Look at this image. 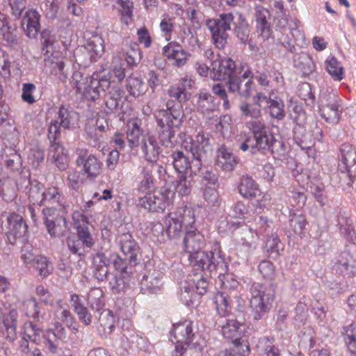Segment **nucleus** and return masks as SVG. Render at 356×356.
<instances>
[{
    "label": "nucleus",
    "mask_w": 356,
    "mask_h": 356,
    "mask_svg": "<svg viewBox=\"0 0 356 356\" xmlns=\"http://www.w3.org/2000/svg\"><path fill=\"white\" fill-rule=\"evenodd\" d=\"M209 144L208 135L198 133L194 137H186L182 142L186 154L177 151L172 154L173 166L179 173L175 184L179 195L187 196L191 193L193 176L200 171L202 165L201 158Z\"/></svg>",
    "instance_id": "nucleus-1"
},
{
    "label": "nucleus",
    "mask_w": 356,
    "mask_h": 356,
    "mask_svg": "<svg viewBox=\"0 0 356 356\" xmlns=\"http://www.w3.org/2000/svg\"><path fill=\"white\" fill-rule=\"evenodd\" d=\"M72 85L84 98L92 101L104 95L106 107L111 111L116 109L122 98L120 86L111 81V74L106 72H97L90 77H84L80 72L72 74Z\"/></svg>",
    "instance_id": "nucleus-2"
},
{
    "label": "nucleus",
    "mask_w": 356,
    "mask_h": 356,
    "mask_svg": "<svg viewBox=\"0 0 356 356\" xmlns=\"http://www.w3.org/2000/svg\"><path fill=\"white\" fill-rule=\"evenodd\" d=\"M195 222V209L187 205L178 207L164 218L166 233L170 238L178 236L185 227L184 248L188 254L201 250L204 244V236L193 226Z\"/></svg>",
    "instance_id": "nucleus-3"
},
{
    "label": "nucleus",
    "mask_w": 356,
    "mask_h": 356,
    "mask_svg": "<svg viewBox=\"0 0 356 356\" xmlns=\"http://www.w3.org/2000/svg\"><path fill=\"white\" fill-rule=\"evenodd\" d=\"M155 118L160 143L166 147H172L178 129V124L176 123L178 122L179 124L181 122L180 113L170 108L168 102L167 109L158 111Z\"/></svg>",
    "instance_id": "nucleus-4"
},
{
    "label": "nucleus",
    "mask_w": 356,
    "mask_h": 356,
    "mask_svg": "<svg viewBox=\"0 0 356 356\" xmlns=\"http://www.w3.org/2000/svg\"><path fill=\"white\" fill-rule=\"evenodd\" d=\"M206 26L209 31L213 44L218 49H224L227 43V31L234 30L238 26V19H235L232 13H222L218 18L206 20Z\"/></svg>",
    "instance_id": "nucleus-5"
},
{
    "label": "nucleus",
    "mask_w": 356,
    "mask_h": 356,
    "mask_svg": "<svg viewBox=\"0 0 356 356\" xmlns=\"http://www.w3.org/2000/svg\"><path fill=\"white\" fill-rule=\"evenodd\" d=\"M250 301L252 316L254 320L261 319L270 309L275 298V290L270 285L254 283L250 287Z\"/></svg>",
    "instance_id": "nucleus-6"
},
{
    "label": "nucleus",
    "mask_w": 356,
    "mask_h": 356,
    "mask_svg": "<svg viewBox=\"0 0 356 356\" xmlns=\"http://www.w3.org/2000/svg\"><path fill=\"white\" fill-rule=\"evenodd\" d=\"M318 112L328 123L336 124L339 122L342 113L341 99L337 91L328 87L321 90Z\"/></svg>",
    "instance_id": "nucleus-7"
},
{
    "label": "nucleus",
    "mask_w": 356,
    "mask_h": 356,
    "mask_svg": "<svg viewBox=\"0 0 356 356\" xmlns=\"http://www.w3.org/2000/svg\"><path fill=\"white\" fill-rule=\"evenodd\" d=\"M209 284L200 274L189 275L180 285L179 300L187 306H193L198 302L201 296L206 293Z\"/></svg>",
    "instance_id": "nucleus-8"
},
{
    "label": "nucleus",
    "mask_w": 356,
    "mask_h": 356,
    "mask_svg": "<svg viewBox=\"0 0 356 356\" xmlns=\"http://www.w3.org/2000/svg\"><path fill=\"white\" fill-rule=\"evenodd\" d=\"M76 165L81 170L82 175L90 181H95L102 174L103 163L97 156L83 148L76 151Z\"/></svg>",
    "instance_id": "nucleus-9"
},
{
    "label": "nucleus",
    "mask_w": 356,
    "mask_h": 356,
    "mask_svg": "<svg viewBox=\"0 0 356 356\" xmlns=\"http://www.w3.org/2000/svg\"><path fill=\"white\" fill-rule=\"evenodd\" d=\"M238 256L248 259L257 248L258 232L254 231L252 225L248 224L241 227L235 234Z\"/></svg>",
    "instance_id": "nucleus-10"
},
{
    "label": "nucleus",
    "mask_w": 356,
    "mask_h": 356,
    "mask_svg": "<svg viewBox=\"0 0 356 356\" xmlns=\"http://www.w3.org/2000/svg\"><path fill=\"white\" fill-rule=\"evenodd\" d=\"M87 301L90 309L99 315L101 325L111 332L114 327V317L109 310H104L103 291L97 287L91 289L88 294Z\"/></svg>",
    "instance_id": "nucleus-11"
},
{
    "label": "nucleus",
    "mask_w": 356,
    "mask_h": 356,
    "mask_svg": "<svg viewBox=\"0 0 356 356\" xmlns=\"http://www.w3.org/2000/svg\"><path fill=\"white\" fill-rule=\"evenodd\" d=\"M210 78L216 81L228 79L229 85L231 81L237 78V74H240L236 69L234 61L229 58H218L211 63Z\"/></svg>",
    "instance_id": "nucleus-12"
},
{
    "label": "nucleus",
    "mask_w": 356,
    "mask_h": 356,
    "mask_svg": "<svg viewBox=\"0 0 356 356\" xmlns=\"http://www.w3.org/2000/svg\"><path fill=\"white\" fill-rule=\"evenodd\" d=\"M190 264L202 270L210 272L217 270L220 267L222 268L224 261L220 255L214 256L213 252H204L199 250L188 254Z\"/></svg>",
    "instance_id": "nucleus-13"
},
{
    "label": "nucleus",
    "mask_w": 356,
    "mask_h": 356,
    "mask_svg": "<svg viewBox=\"0 0 356 356\" xmlns=\"http://www.w3.org/2000/svg\"><path fill=\"white\" fill-rule=\"evenodd\" d=\"M19 314L17 309H10L3 311L0 308V333L5 336L7 341L13 342L17 337V322Z\"/></svg>",
    "instance_id": "nucleus-14"
},
{
    "label": "nucleus",
    "mask_w": 356,
    "mask_h": 356,
    "mask_svg": "<svg viewBox=\"0 0 356 356\" xmlns=\"http://www.w3.org/2000/svg\"><path fill=\"white\" fill-rule=\"evenodd\" d=\"M340 152L339 169L353 180L356 178V150L351 145L343 143L341 145Z\"/></svg>",
    "instance_id": "nucleus-15"
},
{
    "label": "nucleus",
    "mask_w": 356,
    "mask_h": 356,
    "mask_svg": "<svg viewBox=\"0 0 356 356\" xmlns=\"http://www.w3.org/2000/svg\"><path fill=\"white\" fill-rule=\"evenodd\" d=\"M7 237L10 243L14 244L17 240H24L28 233V226L22 217L12 213L7 218Z\"/></svg>",
    "instance_id": "nucleus-16"
},
{
    "label": "nucleus",
    "mask_w": 356,
    "mask_h": 356,
    "mask_svg": "<svg viewBox=\"0 0 356 356\" xmlns=\"http://www.w3.org/2000/svg\"><path fill=\"white\" fill-rule=\"evenodd\" d=\"M163 54L177 67L184 66L191 56L177 42H170L165 45L163 48Z\"/></svg>",
    "instance_id": "nucleus-17"
},
{
    "label": "nucleus",
    "mask_w": 356,
    "mask_h": 356,
    "mask_svg": "<svg viewBox=\"0 0 356 356\" xmlns=\"http://www.w3.org/2000/svg\"><path fill=\"white\" fill-rule=\"evenodd\" d=\"M121 251L129 260L130 263L136 264L140 261V248L131 234L123 233L119 234L116 238Z\"/></svg>",
    "instance_id": "nucleus-18"
},
{
    "label": "nucleus",
    "mask_w": 356,
    "mask_h": 356,
    "mask_svg": "<svg viewBox=\"0 0 356 356\" xmlns=\"http://www.w3.org/2000/svg\"><path fill=\"white\" fill-rule=\"evenodd\" d=\"M44 344L50 353L56 354L58 349V341L66 338V332L58 322L54 324V327L47 329L43 333Z\"/></svg>",
    "instance_id": "nucleus-19"
},
{
    "label": "nucleus",
    "mask_w": 356,
    "mask_h": 356,
    "mask_svg": "<svg viewBox=\"0 0 356 356\" xmlns=\"http://www.w3.org/2000/svg\"><path fill=\"white\" fill-rule=\"evenodd\" d=\"M140 149L145 159L149 163H156L161 152L155 135L147 133L145 134L140 143Z\"/></svg>",
    "instance_id": "nucleus-20"
},
{
    "label": "nucleus",
    "mask_w": 356,
    "mask_h": 356,
    "mask_svg": "<svg viewBox=\"0 0 356 356\" xmlns=\"http://www.w3.org/2000/svg\"><path fill=\"white\" fill-rule=\"evenodd\" d=\"M238 163V159L230 149L224 145L218 149L215 161V166L218 169L230 172L235 170Z\"/></svg>",
    "instance_id": "nucleus-21"
},
{
    "label": "nucleus",
    "mask_w": 356,
    "mask_h": 356,
    "mask_svg": "<svg viewBox=\"0 0 356 356\" xmlns=\"http://www.w3.org/2000/svg\"><path fill=\"white\" fill-rule=\"evenodd\" d=\"M195 81L193 79L186 76L181 78L177 84L171 86L168 90V94L179 103L186 102L191 97V93L188 90L191 89Z\"/></svg>",
    "instance_id": "nucleus-22"
},
{
    "label": "nucleus",
    "mask_w": 356,
    "mask_h": 356,
    "mask_svg": "<svg viewBox=\"0 0 356 356\" xmlns=\"http://www.w3.org/2000/svg\"><path fill=\"white\" fill-rule=\"evenodd\" d=\"M171 337L177 340V342L190 344L195 337L193 322L189 320H184L175 323L171 332Z\"/></svg>",
    "instance_id": "nucleus-23"
},
{
    "label": "nucleus",
    "mask_w": 356,
    "mask_h": 356,
    "mask_svg": "<svg viewBox=\"0 0 356 356\" xmlns=\"http://www.w3.org/2000/svg\"><path fill=\"white\" fill-rule=\"evenodd\" d=\"M40 15L39 13L31 9L25 13L22 18V26L27 37L35 38L40 30Z\"/></svg>",
    "instance_id": "nucleus-24"
},
{
    "label": "nucleus",
    "mask_w": 356,
    "mask_h": 356,
    "mask_svg": "<svg viewBox=\"0 0 356 356\" xmlns=\"http://www.w3.org/2000/svg\"><path fill=\"white\" fill-rule=\"evenodd\" d=\"M162 274L159 270H154L145 274L140 281V289L144 293H156L161 291L162 286Z\"/></svg>",
    "instance_id": "nucleus-25"
},
{
    "label": "nucleus",
    "mask_w": 356,
    "mask_h": 356,
    "mask_svg": "<svg viewBox=\"0 0 356 356\" xmlns=\"http://www.w3.org/2000/svg\"><path fill=\"white\" fill-rule=\"evenodd\" d=\"M140 121L138 119L130 120L127 123V140L131 149L140 147L141 139L145 134L140 128Z\"/></svg>",
    "instance_id": "nucleus-26"
},
{
    "label": "nucleus",
    "mask_w": 356,
    "mask_h": 356,
    "mask_svg": "<svg viewBox=\"0 0 356 356\" xmlns=\"http://www.w3.org/2000/svg\"><path fill=\"white\" fill-rule=\"evenodd\" d=\"M49 156L60 170H65L68 164L69 158L67 150L59 143H53L49 150Z\"/></svg>",
    "instance_id": "nucleus-27"
},
{
    "label": "nucleus",
    "mask_w": 356,
    "mask_h": 356,
    "mask_svg": "<svg viewBox=\"0 0 356 356\" xmlns=\"http://www.w3.org/2000/svg\"><path fill=\"white\" fill-rule=\"evenodd\" d=\"M46 204H58L62 207L64 213L67 212V206L65 204L63 195L57 186H50L45 188H44L42 205Z\"/></svg>",
    "instance_id": "nucleus-28"
},
{
    "label": "nucleus",
    "mask_w": 356,
    "mask_h": 356,
    "mask_svg": "<svg viewBox=\"0 0 356 356\" xmlns=\"http://www.w3.org/2000/svg\"><path fill=\"white\" fill-rule=\"evenodd\" d=\"M238 193L244 197L256 198L261 195L257 183L249 176H243L238 186Z\"/></svg>",
    "instance_id": "nucleus-29"
},
{
    "label": "nucleus",
    "mask_w": 356,
    "mask_h": 356,
    "mask_svg": "<svg viewBox=\"0 0 356 356\" xmlns=\"http://www.w3.org/2000/svg\"><path fill=\"white\" fill-rule=\"evenodd\" d=\"M26 193L29 203L33 205H42L44 186L38 180H28Z\"/></svg>",
    "instance_id": "nucleus-30"
},
{
    "label": "nucleus",
    "mask_w": 356,
    "mask_h": 356,
    "mask_svg": "<svg viewBox=\"0 0 356 356\" xmlns=\"http://www.w3.org/2000/svg\"><path fill=\"white\" fill-rule=\"evenodd\" d=\"M268 10L262 6H257L255 8V21L257 31L264 38L270 36V24L268 22Z\"/></svg>",
    "instance_id": "nucleus-31"
},
{
    "label": "nucleus",
    "mask_w": 356,
    "mask_h": 356,
    "mask_svg": "<svg viewBox=\"0 0 356 356\" xmlns=\"http://www.w3.org/2000/svg\"><path fill=\"white\" fill-rule=\"evenodd\" d=\"M114 7L118 10L122 24L127 26L133 24L134 3L131 0H115Z\"/></svg>",
    "instance_id": "nucleus-32"
},
{
    "label": "nucleus",
    "mask_w": 356,
    "mask_h": 356,
    "mask_svg": "<svg viewBox=\"0 0 356 356\" xmlns=\"http://www.w3.org/2000/svg\"><path fill=\"white\" fill-rule=\"evenodd\" d=\"M58 53H52L51 58L47 60L49 63L51 73L58 76L60 81L65 82L67 79L64 57H58Z\"/></svg>",
    "instance_id": "nucleus-33"
},
{
    "label": "nucleus",
    "mask_w": 356,
    "mask_h": 356,
    "mask_svg": "<svg viewBox=\"0 0 356 356\" xmlns=\"http://www.w3.org/2000/svg\"><path fill=\"white\" fill-rule=\"evenodd\" d=\"M325 68L332 79L336 81H341L344 79L345 72L340 61L332 56H328L325 60Z\"/></svg>",
    "instance_id": "nucleus-34"
},
{
    "label": "nucleus",
    "mask_w": 356,
    "mask_h": 356,
    "mask_svg": "<svg viewBox=\"0 0 356 356\" xmlns=\"http://www.w3.org/2000/svg\"><path fill=\"white\" fill-rule=\"evenodd\" d=\"M138 205L149 211H163V203L160 201L158 195L152 193L145 194L144 196L139 197Z\"/></svg>",
    "instance_id": "nucleus-35"
},
{
    "label": "nucleus",
    "mask_w": 356,
    "mask_h": 356,
    "mask_svg": "<svg viewBox=\"0 0 356 356\" xmlns=\"http://www.w3.org/2000/svg\"><path fill=\"white\" fill-rule=\"evenodd\" d=\"M58 117L60 119L61 127L65 129L74 128L78 124V113L64 106L60 107L58 112Z\"/></svg>",
    "instance_id": "nucleus-36"
},
{
    "label": "nucleus",
    "mask_w": 356,
    "mask_h": 356,
    "mask_svg": "<svg viewBox=\"0 0 356 356\" xmlns=\"http://www.w3.org/2000/svg\"><path fill=\"white\" fill-rule=\"evenodd\" d=\"M86 49L91 60H97V59L102 57L104 53V40L101 36L93 35L88 40Z\"/></svg>",
    "instance_id": "nucleus-37"
},
{
    "label": "nucleus",
    "mask_w": 356,
    "mask_h": 356,
    "mask_svg": "<svg viewBox=\"0 0 356 356\" xmlns=\"http://www.w3.org/2000/svg\"><path fill=\"white\" fill-rule=\"evenodd\" d=\"M42 330L35 325L32 322H25L22 326L19 336L28 339L35 344H40L43 337Z\"/></svg>",
    "instance_id": "nucleus-38"
},
{
    "label": "nucleus",
    "mask_w": 356,
    "mask_h": 356,
    "mask_svg": "<svg viewBox=\"0 0 356 356\" xmlns=\"http://www.w3.org/2000/svg\"><path fill=\"white\" fill-rule=\"evenodd\" d=\"M16 196L15 184L13 180L9 177L0 179V199L9 202L13 201Z\"/></svg>",
    "instance_id": "nucleus-39"
},
{
    "label": "nucleus",
    "mask_w": 356,
    "mask_h": 356,
    "mask_svg": "<svg viewBox=\"0 0 356 356\" xmlns=\"http://www.w3.org/2000/svg\"><path fill=\"white\" fill-rule=\"evenodd\" d=\"M244 327L235 319H227L222 323L221 332L225 338L231 339L240 336Z\"/></svg>",
    "instance_id": "nucleus-40"
},
{
    "label": "nucleus",
    "mask_w": 356,
    "mask_h": 356,
    "mask_svg": "<svg viewBox=\"0 0 356 356\" xmlns=\"http://www.w3.org/2000/svg\"><path fill=\"white\" fill-rule=\"evenodd\" d=\"M197 110L204 115L214 111L216 104L213 96L207 92H200L196 102Z\"/></svg>",
    "instance_id": "nucleus-41"
},
{
    "label": "nucleus",
    "mask_w": 356,
    "mask_h": 356,
    "mask_svg": "<svg viewBox=\"0 0 356 356\" xmlns=\"http://www.w3.org/2000/svg\"><path fill=\"white\" fill-rule=\"evenodd\" d=\"M44 159V149L38 144L30 145L27 147V161L33 168L40 166Z\"/></svg>",
    "instance_id": "nucleus-42"
},
{
    "label": "nucleus",
    "mask_w": 356,
    "mask_h": 356,
    "mask_svg": "<svg viewBox=\"0 0 356 356\" xmlns=\"http://www.w3.org/2000/svg\"><path fill=\"white\" fill-rule=\"evenodd\" d=\"M126 89L131 96L136 98L145 94L146 86L140 78L129 76L126 80Z\"/></svg>",
    "instance_id": "nucleus-43"
},
{
    "label": "nucleus",
    "mask_w": 356,
    "mask_h": 356,
    "mask_svg": "<svg viewBox=\"0 0 356 356\" xmlns=\"http://www.w3.org/2000/svg\"><path fill=\"white\" fill-rule=\"evenodd\" d=\"M31 268H33L42 278L48 277L53 270V267L51 262L46 257L38 255L35 259V262L33 263Z\"/></svg>",
    "instance_id": "nucleus-44"
},
{
    "label": "nucleus",
    "mask_w": 356,
    "mask_h": 356,
    "mask_svg": "<svg viewBox=\"0 0 356 356\" xmlns=\"http://www.w3.org/2000/svg\"><path fill=\"white\" fill-rule=\"evenodd\" d=\"M271 118L280 120L285 116L284 105L282 100L277 96H273L271 103L268 106H264Z\"/></svg>",
    "instance_id": "nucleus-45"
},
{
    "label": "nucleus",
    "mask_w": 356,
    "mask_h": 356,
    "mask_svg": "<svg viewBox=\"0 0 356 356\" xmlns=\"http://www.w3.org/2000/svg\"><path fill=\"white\" fill-rule=\"evenodd\" d=\"M141 175L142 179L138 184V191L143 194L152 193L154 188L152 170L147 167H144Z\"/></svg>",
    "instance_id": "nucleus-46"
},
{
    "label": "nucleus",
    "mask_w": 356,
    "mask_h": 356,
    "mask_svg": "<svg viewBox=\"0 0 356 356\" xmlns=\"http://www.w3.org/2000/svg\"><path fill=\"white\" fill-rule=\"evenodd\" d=\"M213 300L217 312L220 316H225L230 312V298L225 291L218 292Z\"/></svg>",
    "instance_id": "nucleus-47"
},
{
    "label": "nucleus",
    "mask_w": 356,
    "mask_h": 356,
    "mask_svg": "<svg viewBox=\"0 0 356 356\" xmlns=\"http://www.w3.org/2000/svg\"><path fill=\"white\" fill-rule=\"evenodd\" d=\"M252 89V80L248 79L245 83L242 81H238L237 78L231 81L229 86V90L232 92H238L241 97H249Z\"/></svg>",
    "instance_id": "nucleus-48"
},
{
    "label": "nucleus",
    "mask_w": 356,
    "mask_h": 356,
    "mask_svg": "<svg viewBox=\"0 0 356 356\" xmlns=\"http://www.w3.org/2000/svg\"><path fill=\"white\" fill-rule=\"evenodd\" d=\"M51 212V209L50 208H46L43 209L42 213L44 218V224L46 225L47 230L51 236L59 237L63 235L64 229L60 225L56 224L53 218L48 217Z\"/></svg>",
    "instance_id": "nucleus-49"
},
{
    "label": "nucleus",
    "mask_w": 356,
    "mask_h": 356,
    "mask_svg": "<svg viewBox=\"0 0 356 356\" xmlns=\"http://www.w3.org/2000/svg\"><path fill=\"white\" fill-rule=\"evenodd\" d=\"M6 167L11 171H19L22 167L20 155L13 149H8L3 156Z\"/></svg>",
    "instance_id": "nucleus-50"
},
{
    "label": "nucleus",
    "mask_w": 356,
    "mask_h": 356,
    "mask_svg": "<svg viewBox=\"0 0 356 356\" xmlns=\"http://www.w3.org/2000/svg\"><path fill=\"white\" fill-rule=\"evenodd\" d=\"M239 109L241 115L245 118H250L254 120L259 118L261 115V111L259 106L252 102V104L243 102L239 105Z\"/></svg>",
    "instance_id": "nucleus-51"
},
{
    "label": "nucleus",
    "mask_w": 356,
    "mask_h": 356,
    "mask_svg": "<svg viewBox=\"0 0 356 356\" xmlns=\"http://www.w3.org/2000/svg\"><path fill=\"white\" fill-rule=\"evenodd\" d=\"M255 140L257 152L259 149L270 150L274 143L276 141L273 135L268 134V131L261 134L253 136Z\"/></svg>",
    "instance_id": "nucleus-52"
},
{
    "label": "nucleus",
    "mask_w": 356,
    "mask_h": 356,
    "mask_svg": "<svg viewBox=\"0 0 356 356\" xmlns=\"http://www.w3.org/2000/svg\"><path fill=\"white\" fill-rule=\"evenodd\" d=\"M236 143L238 148L244 152L249 151L252 154L257 152L254 138L248 134H241L239 138L237 139Z\"/></svg>",
    "instance_id": "nucleus-53"
},
{
    "label": "nucleus",
    "mask_w": 356,
    "mask_h": 356,
    "mask_svg": "<svg viewBox=\"0 0 356 356\" xmlns=\"http://www.w3.org/2000/svg\"><path fill=\"white\" fill-rule=\"evenodd\" d=\"M251 222L254 221V223L250 224L254 227V231L258 232L259 236H261L268 234L270 229L271 221H270L267 217L261 216L259 217H250Z\"/></svg>",
    "instance_id": "nucleus-54"
},
{
    "label": "nucleus",
    "mask_w": 356,
    "mask_h": 356,
    "mask_svg": "<svg viewBox=\"0 0 356 356\" xmlns=\"http://www.w3.org/2000/svg\"><path fill=\"white\" fill-rule=\"evenodd\" d=\"M266 248L268 252L273 257L279 256L284 250V245L277 235L269 236L266 242Z\"/></svg>",
    "instance_id": "nucleus-55"
},
{
    "label": "nucleus",
    "mask_w": 356,
    "mask_h": 356,
    "mask_svg": "<svg viewBox=\"0 0 356 356\" xmlns=\"http://www.w3.org/2000/svg\"><path fill=\"white\" fill-rule=\"evenodd\" d=\"M306 225V219L302 213H290L289 225L296 234H302Z\"/></svg>",
    "instance_id": "nucleus-56"
},
{
    "label": "nucleus",
    "mask_w": 356,
    "mask_h": 356,
    "mask_svg": "<svg viewBox=\"0 0 356 356\" xmlns=\"http://www.w3.org/2000/svg\"><path fill=\"white\" fill-rule=\"evenodd\" d=\"M113 71L115 76L121 81L125 76L126 62L120 53L115 54L112 60Z\"/></svg>",
    "instance_id": "nucleus-57"
},
{
    "label": "nucleus",
    "mask_w": 356,
    "mask_h": 356,
    "mask_svg": "<svg viewBox=\"0 0 356 356\" xmlns=\"http://www.w3.org/2000/svg\"><path fill=\"white\" fill-rule=\"evenodd\" d=\"M290 118L298 124L306 120V114L302 106L297 102H291L289 105Z\"/></svg>",
    "instance_id": "nucleus-58"
},
{
    "label": "nucleus",
    "mask_w": 356,
    "mask_h": 356,
    "mask_svg": "<svg viewBox=\"0 0 356 356\" xmlns=\"http://www.w3.org/2000/svg\"><path fill=\"white\" fill-rule=\"evenodd\" d=\"M344 339L349 351L356 356V323L347 326Z\"/></svg>",
    "instance_id": "nucleus-59"
},
{
    "label": "nucleus",
    "mask_w": 356,
    "mask_h": 356,
    "mask_svg": "<svg viewBox=\"0 0 356 356\" xmlns=\"http://www.w3.org/2000/svg\"><path fill=\"white\" fill-rule=\"evenodd\" d=\"M216 128L220 132L223 138H229L233 134L231 116L229 115H222Z\"/></svg>",
    "instance_id": "nucleus-60"
},
{
    "label": "nucleus",
    "mask_w": 356,
    "mask_h": 356,
    "mask_svg": "<svg viewBox=\"0 0 356 356\" xmlns=\"http://www.w3.org/2000/svg\"><path fill=\"white\" fill-rule=\"evenodd\" d=\"M273 10L276 12V17L280 18L277 26L281 28H284L288 24V17L286 11L284 9V4L282 0H273Z\"/></svg>",
    "instance_id": "nucleus-61"
},
{
    "label": "nucleus",
    "mask_w": 356,
    "mask_h": 356,
    "mask_svg": "<svg viewBox=\"0 0 356 356\" xmlns=\"http://www.w3.org/2000/svg\"><path fill=\"white\" fill-rule=\"evenodd\" d=\"M23 309L25 311L28 317L39 320L40 310L38 304L34 298H29L24 300L23 303Z\"/></svg>",
    "instance_id": "nucleus-62"
},
{
    "label": "nucleus",
    "mask_w": 356,
    "mask_h": 356,
    "mask_svg": "<svg viewBox=\"0 0 356 356\" xmlns=\"http://www.w3.org/2000/svg\"><path fill=\"white\" fill-rule=\"evenodd\" d=\"M12 62L10 56L0 49V76L8 79L11 76Z\"/></svg>",
    "instance_id": "nucleus-63"
},
{
    "label": "nucleus",
    "mask_w": 356,
    "mask_h": 356,
    "mask_svg": "<svg viewBox=\"0 0 356 356\" xmlns=\"http://www.w3.org/2000/svg\"><path fill=\"white\" fill-rule=\"evenodd\" d=\"M82 173L75 169H71L67 172V184L72 190L78 191L83 183Z\"/></svg>",
    "instance_id": "nucleus-64"
}]
</instances>
